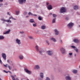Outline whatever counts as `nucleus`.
Returning a JSON list of instances; mask_svg holds the SVG:
<instances>
[{"label": "nucleus", "mask_w": 80, "mask_h": 80, "mask_svg": "<svg viewBox=\"0 0 80 80\" xmlns=\"http://www.w3.org/2000/svg\"><path fill=\"white\" fill-rule=\"evenodd\" d=\"M33 26L34 27H37V24H33Z\"/></svg>", "instance_id": "obj_31"}, {"label": "nucleus", "mask_w": 80, "mask_h": 80, "mask_svg": "<svg viewBox=\"0 0 80 80\" xmlns=\"http://www.w3.org/2000/svg\"><path fill=\"white\" fill-rule=\"evenodd\" d=\"M19 12H20V11H16V14L17 15H18V13H19Z\"/></svg>", "instance_id": "obj_29"}, {"label": "nucleus", "mask_w": 80, "mask_h": 80, "mask_svg": "<svg viewBox=\"0 0 80 80\" xmlns=\"http://www.w3.org/2000/svg\"><path fill=\"white\" fill-rule=\"evenodd\" d=\"M73 23L70 22L68 24V27L69 28H71L73 27Z\"/></svg>", "instance_id": "obj_3"}, {"label": "nucleus", "mask_w": 80, "mask_h": 80, "mask_svg": "<svg viewBox=\"0 0 80 80\" xmlns=\"http://www.w3.org/2000/svg\"><path fill=\"white\" fill-rule=\"evenodd\" d=\"M42 51H39V53L41 55H42Z\"/></svg>", "instance_id": "obj_34"}, {"label": "nucleus", "mask_w": 80, "mask_h": 80, "mask_svg": "<svg viewBox=\"0 0 80 80\" xmlns=\"http://www.w3.org/2000/svg\"><path fill=\"white\" fill-rule=\"evenodd\" d=\"M33 16H37V14H33Z\"/></svg>", "instance_id": "obj_46"}, {"label": "nucleus", "mask_w": 80, "mask_h": 80, "mask_svg": "<svg viewBox=\"0 0 80 80\" xmlns=\"http://www.w3.org/2000/svg\"><path fill=\"white\" fill-rule=\"evenodd\" d=\"M27 80H29V79H28Z\"/></svg>", "instance_id": "obj_59"}, {"label": "nucleus", "mask_w": 80, "mask_h": 80, "mask_svg": "<svg viewBox=\"0 0 80 80\" xmlns=\"http://www.w3.org/2000/svg\"><path fill=\"white\" fill-rule=\"evenodd\" d=\"M12 65H13V64H12Z\"/></svg>", "instance_id": "obj_61"}, {"label": "nucleus", "mask_w": 80, "mask_h": 80, "mask_svg": "<svg viewBox=\"0 0 80 80\" xmlns=\"http://www.w3.org/2000/svg\"><path fill=\"white\" fill-rule=\"evenodd\" d=\"M69 55H72V53H69Z\"/></svg>", "instance_id": "obj_38"}, {"label": "nucleus", "mask_w": 80, "mask_h": 80, "mask_svg": "<svg viewBox=\"0 0 80 80\" xmlns=\"http://www.w3.org/2000/svg\"><path fill=\"white\" fill-rule=\"evenodd\" d=\"M0 80H2V79L0 78Z\"/></svg>", "instance_id": "obj_58"}, {"label": "nucleus", "mask_w": 80, "mask_h": 80, "mask_svg": "<svg viewBox=\"0 0 80 80\" xmlns=\"http://www.w3.org/2000/svg\"><path fill=\"white\" fill-rule=\"evenodd\" d=\"M20 33H24V32H23V31L20 32Z\"/></svg>", "instance_id": "obj_39"}, {"label": "nucleus", "mask_w": 80, "mask_h": 80, "mask_svg": "<svg viewBox=\"0 0 80 80\" xmlns=\"http://www.w3.org/2000/svg\"><path fill=\"white\" fill-rule=\"evenodd\" d=\"M74 50L76 52H78V49H77V48H75Z\"/></svg>", "instance_id": "obj_28"}, {"label": "nucleus", "mask_w": 80, "mask_h": 80, "mask_svg": "<svg viewBox=\"0 0 80 80\" xmlns=\"http://www.w3.org/2000/svg\"><path fill=\"white\" fill-rule=\"evenodd\" d=\"M7 14L8 15H10V13H9V12H7Z\"/></svg>", "instance_id": "obj_43"}, {"label": "nucleus", "mask_w": 80, "mask_h": 80, "mask_svg": "<svg viewBox=\"0 0 80 80\" xmlns=\"http://www.w3.org/2000/svg\"><path fill=\"white\" fill-rule=\"evenodd\" d=\"M4 39V37L2 36H0V40H3Z\"/></svg>", "instance_id": "obj_23"}, {"label": "nucleus", "mask_w": 80, "mask_h": 80, "mask_svg": "<svg viewBox=\"0 0 80 80\" xmlns=\"http://www.w3.org/2000/svg\"><path fill=\"white\" fill-rule=\"evenodd\" d=\"M3 72H5V73H6V72L7 71H5V70H4L3 71Z\"/></svg>", "instance_id": "obj_51"}, {"label": "nucleus", "mask_w": 80, "mask_h": 80, "mask_svg": "<svg viewBox=\"0 0 80 80\" xmlns=\"http://www.w3.org/2000/svg\"><path fill=\"white\" fill-rule=\"evenodd\" d=\"M30 22L31 23H33L35 22V21H34V20H33V19H32L30 20Z\"/></svg>", "instance_id": "obj_21"}, {"label": "nucleus", "mask_w": 80, "mask_h": 80, "mask_svg": "<svg viewBox=\"0 0 80 80\" xmlns=\"http://www.w3.org/2000/svg\"><path fill=\"white\" fill-rule=\"evenodd\" d=\"M26 17L27 18V17H28V16H26Z\"/></svg>", "instance_id": "obj_56"}, {"label": "nucleus", "mask_w": 80, "mask_h": 80, "mask_svg": "<svg viewBox=\"0 0 80 80\" xmlns=\"http://www.w3.org/2000/svg\"><path fill=\"white\" fill-rule=\"evenodd\" d=\"M49 4V3L48 2L47 3V5H48V4Z\"/></svg>", "instance_id": "obj_44"}, {"label": "nucleus", "mask_w": 80, "mask_h": 80, "mask_svg": "<svg viewBox=\"0 0 80 80\" xmlns=\"http://www.w3.org/2000/svg\"><path fill=\"white\" fill-rule=\"evenodd\" d=\"M60 43H62V40H60Z\"/></svg>", "instance_id": "obj_40"}, {"label": "nucleus", "mask_w": 80, "mask_h": 80, "mask_svg": "<svg viewBox=\"0 0 80 80\" xmlns=\"http://www.w3.org/2000/svg\"><path fill=\"white\" fill-rule=\"evenodd\" d=\"M48 10H52V6L51 5H48Z\"/></svg>", "instance_id": "obj_9"}, {"label": "nucleus", "mask_w": 80, "mask_h": 80, "mask_svg": "<svg viewBox=\"0 0 80 80\" xmlns=\"http://www.w3.org/2000/svg\"><path fill=\"white\" fill-rule=\"evenodd\" d=\"M52 16L53 18H55L56 17H57V15H56V14H52Z\"/></svg>", "instance_id": "obj_26"}, {"label": "nucleus", "mask_w": 80, "mask_h": 80, "mask_svg": "<svg viewBox=\"0 0 80 80\" xmlns=\"http://www.w3.org/2000/svg\"><path fill=\"white\" fill-rule=\"evenodd\" d=\"M60 50L62 54H65V50L64 48H61Z\"/></svg>", "instance_id": "obj_4"}, {"label": "nucleus", "mask_w": 80, "mask_h": 80, "mask_svg": "<svg viewBox=\"0 0 80 80\" xmlns=\"http://www.w3.org/2000/svg\"><path fill=\"white\" fill-rule=\"evenodd\" d=\"M4 67H7V66H8V64H6V65H5L4 64Z\"/></svg>", "instance_id": "obj_35"}, {"label": "nucleus", "mask_w": 80, "mask_h": 80, "mask_svg": "<svg viewBox=\"0 0 80 80\" xmlns=\"http://www.w3.org/2000/svg\"><path fill=\"white\" fill-rule=\"evenodd\" d=\"M6 73H8V72H7V71H6Z\"/></svg>", "instance_id": "obj_54"}, {"label": "nucleus", "mask_w": 80, "mask_h": 80, "mask_svg": "<svg viewBox=\"0 0 80 80\" xmlns=\"http://www.w3.org/2000/svg\"><path fill=\"white\" fill-rule=\"evenodd\" d=\"M66 80H71V78L69 76H66Z\"/></svg>", "instance_id": "obj_12"}, {"label": "nucleus", "mask_w": 80, "mask_h": 80, "mask_svg": "<svg viewBox=\"0 0 80 80\" xmlns=\"http://www.w3.org/2000/svg\"><path fill=\"white\" fill-rule=\"evenodd\" d=\"M14 77H16V75H15V76H14Z\"/></svg>", "instance_id": "obj_57"}, {"label": "nucleus", "mask_w": 80, "mask_h": 80, "mask_svg": "<svg viewBox=\"0 0 80 80\" xmlns=\"http://www.w3.org/2000/svg\"><path fill=\"white\" fill-rule=\"evenodd\" d=\"M19 4H23V2L25 3L26 0H18Z\"/></svg>", "instance_id": "obj_5"}, {"label": "nucleus", "mask_w": 80, "mask_h": 80, "mask_svg": "<svg viewBox=\"0 0 80 80\" xmlns=\"http://www.w3.org/2000/svg\"><path fill=\"white\" fill-rule=\"evenodd\" d=\"M73 8L74 10H78V7L77 6L75 5L74 6Z\"/></svg>", "instance_id": "obj_11"}, {"label": "nucleus", "mask_w": 80, "mask_h": 80, "mask_svg": "<svg viewBox=\"0 0 80 80\" xmlns=\"http://www.w3.org/2000/svg\"><path fill=\"white\" fill-rule=\"evenodd\" d=\"M74 56H75V57H76V54H74Z\"/></svg>", "instance_id": "obj_53"}, {"label": "nucleus", "mask_w": 80, "mask_h": 80, "mask_svg": "<svg viewBox=\"0 0 80 80\" xmlns=\"http://www.w3.org/2000/svg\"><path fill=\"white\" fill-rule=\"evenodd\" d=\"M35 48L37 50V52H38V51H39V49H38L39 48L38 46H36L35 47Z\"/></svg>", "instance_id": "obj_22"}, {"label": "nucleus", "mask_w": 80, "mask_h": 80, "mask_svg": "<svg viewBox=\"0 0 80 80\" xmlns=\"http://www.w3.org/2000/svg\"><path fill=\"white\" fill-rule=\"evenodd\" d=\"M73 41L75 43H78L79 42V40L77 39H74Z\"/></svg>", "instance_id": "obj_14"}, {"label": "nucleus", "mask_w": 80, "mask_h": 80, "mask_svg": "<svg viewBox=\"0 0 80 80\" xmlns=\"http://www.w3.org/2000/svg\"><path fill=\"white\" fill-rule=\"evenodd\" d=\"M45 28H46V27L44 25L41 26V28L42 30H44V29H45Z\"/></svg>", "instance_id": "obj_19"}, {"label": "nucleus", "mask_w": 80, "mask_h": 80, "mask_svg": "<svg viewBox=\"0 0 80 80\" xmlns=\"http://www.w3.org/2000/svg\"><path fill=\"white\" fill-rule=\"evenodd\" d=\"M72 48H74V49H75V48H75V47L74 46H72Z\"/></svg>", "instance_id": "obj_37"}, {"label": "nucleus", "mask_w": 80, "mask_h": 80, "mask_svg": "<svg viewBox=\"0 0 80 80\" xmlns=\"http://www.w3.org/2000/svg\"><path fill=\"white\" fill-rule=\"evenodd\" d=\"M46 43H48V45H49V43H48V41H46Z\"/></svg>", "instance_id": "obj_36"}, {"label": "nucleus", "mask_w": 80, "mask_h": 80, "mask_svg": "<svg viewBox=\"0 0 80 80\" xmlns=\"http://www.w3.org/2000/svg\"><path fill=\"white\" fill-rule=\"evenodd\" d=\"M38 19L39 20H42V18H41V16H39L38 17Z\"/></svg>", "instance_id": "obj_27"}, {"label": "nucleus", "mask_w": 80, "mask_h": 80, "mask_svg": "<svg viewBox=\"0 0 80 80\" xmlns=\"http://www.w3.org/2000/svg\"><path fill=\"white\" fill-rule=\"evenodd\" d=\"M28 15H33V14L31 12H28Z\"/></svg>", "instance_id": "obj_30"}, {"label": "nucleus", "mask_w": 80, "mask_h": 80, "mask_svg": "<svg viewBox=\"0 0 80 80\" xmlns=\"http://www.w3.org/2000/svg\"><path fill=\"white\" fill-rule=\"evenodd\" d=\"M55 20H56V18H54L52 20V23H55Z\"/></svg>", "instance_id": "obj_24"}, {"label": "nucleus", "mask_w": 80, "mask_h": 80, "mask_svg": "<svg viewBox=\"0 0 80 80\" xmlns=\"http://www.w3.org/2000/svg\"><path fill=\"white\" fill-rule=\"evenodd\" d=\"M35 69H39L40 68V66L38 65H36L35 66Z\"/></svg>", "instance_id": "obj_15"}, {"label": "nucleus", "mask_w": 80, "mask_h": 80, "mask_svg": "<svg viewBox=\"0 0 80 80\" xmlns=\"http://www.w3.org/2000/svg\"><path fill=\"white\" fill-rule=\"evenodd\" d=\"M72 72L74 73H77V70H74Z\"/></svg>", "instance_id": "obj_25"}, {"label": "nucleus", "mask_w": 80, "mask_h": 80, "mask_svg": "<svg viewBox=\"0 0 80 80\" xmlns=\"http://www.w3.org/2000/svg\"><path fill=\"white\" fill-rule=\"evenodd\" d=\"M2 56L4 60H6V54H5L4 53H2Z\"/></svg>", "instance_id": "obj_8"}, {"label": "nucleus", "mask_w": 80, "mask_h": 80, "mask_svg": "<svg viewBox=\"0 0 80 80\" xmlns=\"http://www.w3.org/2000/svg\"><path fill=\"white\" fill-rule=\"evenodd\" d=\"M16 80H18V78H16Z\"/></svg>", "instance_id": "obj_52"}, {"label": "nucleus", "mask_w": 80, "mask_h": 80, "mask_svg": "<svg viewBox=\"0 0 80 80\" xmlns=\"http://www.w3.org/2000/svg\"><path fill=\"white\" fill-rule=\"evenodd\" d=\"M7 62H8V63H9L10 62V61H9V60H7Z\"/></svg>", "instance_id": "obj_47"}, {"label": "nucleus", "mask_w": 80, "mask_h": 80, "mask_svg": "<svg viewBox=\"0 0 80 80\" xmlns=\"http://www.w3.org/2000/svg\"><path fill=\"white\" fill-rule=\"evenodd\" d=\"M51 39L52 40V41H54V42H57V41L56 39H55V38H51Z\"/></svg>", "instance_id": "obj_20"}, {"label": "nucleus", "mask_w": 80, "mask_h": 80, "mask_svg": "<svg viewBox=\"0 0 80 80\" xmlns=\"http://www.w3.org/2000/svg\"><path fill=\"white\" fill-rule=\"evenodd\" d=\"M54 31L55 32V34L57 35H58V31L57 29L54 30Z\"/></svg>", "instance_id": "obj_13"}, {"label": "nucleus", "mask_w": 80, "mask_h": 80, "mask_svg": "<svg viewBox=\"0 0 80 80\" xmlns=\"http://www.w3.org/2000/svg\"><path fill=\"white\" fill-rule=\"evenodd\" d=\"M52 15V13H49V15Z\"/></svg>", "instance_id": "obj_48"}, {"label": "nucleus", "mask_w": 80, "mask_h": 80, "mask_svg": "<svg viewBox=\"0 0 80 80\" xmlns=\"http://www.w3.org/2000/svg\"><path fill=\"white\" fill-rule=\"evenodd\" d=\"M79 27H80V25H79Z\"/></svg>", "instance_id": "obj_60"}, {"label": "nucleus", "mask_w": 80, "mask_h": 80, "mask_svg": "<svg viewBox=\"0 0 80 80\" xmlns=\"http://www.w3.org/2000/svg\"><path fill=\"white\" fill-rule=\"evenodd\" d=\"M16 43L19 45H20V44L21 43V41L20 40L18 39H16Z\"/></svg>", "instance_id": "obj_7"}, {"label": "nucleus", "mask_w": 80, "mask_h": 80, "mask_svg": "<svg viewBox=\"0 0 80 80\" xmlns=\"http://www.w3.org/2000/svg\"><path fill=\"white\" fill-rule=\"evenodd\" d=\"M47 53L48 55H52V54H53V52L50 50L48 51Z\"/></svg>", "instance_id": "obj_6"}, {"label": "nucleus", "mask_w": 80, "mask_h": 80, "mask_svg": "<svg viewBox=\"0 0 80 80\" xmlns=\"http://www.w3.org/2000/svg\"><path fill=\"white\" fill-rule=\"evenodd\" d=\"M0 63H2V60H1V59L0 58Z\"/></svg>", "instance_id": "obj_49"}, {"label": "nucleus", "mask_w": 80, "mask_h": 80, "mask_svg": "<svg viewBox=\"0 0 80 80\" xmlns=\"http://www.w3.org/2000/svg\"><path fill=\"white\" fill-rule=\"evenodd\" d=\"M3 0H0V2H3Z\"/></svg>", "instance_id": "obj_41"}, {"label": "nucleus", "mask_w": 80, "mask_h": 80, "mask_svg": "<svg viewBox=\"0 0 80 80\" xmlns=\"http://www.w3.org/2000/svg\"><path fill=\"white\" fill-rule=\"evenodd\" d=\"M11 18H12V19H13L14 20H15V19L14 18H13L12 17H11L9 18V20H5V19H1V20H2L3 21H5V22H9V23H12V21L10 20V19H11Z\"/></svg>", "instance_id": "obj_1"}, {"label": "nucleus", "mask_w": 80, "mask_h": 80, "mask_svg": "<svg viewBox=\"0 0 80 80\" xmlns=\"http://www.w3.org/2000/svg\"><path fill=\"white\" fill-rule=\"evenodd\" d=\"M0 63H2V60H1V59L0 58Z\"/></svg>", "instance_id": "obj_50"}, {"label": "nucleus", "mask_w": 80, "mask_h": 80, "mask_svg": "<svg viewBox=\"0 0 80 80\" xmlns=\"http://www.w3.org/2000/svg\"><path fill=\"white\" fill-rule=\"evenodd\" d=\"M2 5H3V4H0V7H1V6H2Z\"/></svg>", "instance_id": "obj_42"}, {"label": "nucleus", "mask_w": 80, "mask_h": 80, "mask_svg": "<svg viewBox=\"0 0 80 80\" xmlns=\"http://www.w3.org/2000/svg\"><path fill=\"white\" fill-rule=\"evenodd\" d=\"M10 29H9L8 31H6V32H4V34H8V33H10Z\"/></svg>", "instance_id": "obj_16"}, {"label": "nucleus", "mask_w": 80, "mask_h": 80, "mask_svg": "<svg viewBox=\"0 0 80 80\" xmlns=\"http://www.w3.org/2000/svg\"><path fill=\"white\" fill-rule=\"evenodd\" d=\"M66 20H68V18L67 17L66 18Z\"/></svg>", "instance_id": "obj_45"}, {"label": "nucleus", "mask_w": 80, "mask_h": 80, "mask_svg": "<svg viewBox=\"0 0 80 80\" xmlns=\"http://www.w3.org/2000/svg\"><path fill=\"white\" fill-rule=\"evenodd\" d=\"M9 72H10V73H12V72H11L10 71H9Z\"/></svg>", "instance_id": "obj_55"}, {"label": "nucleus", "mask_w": 80, "mask_h": 80, "mask_svg": "<svg viewBox=\"0 0 80 80\" xmlns=\"http://www.w3.org/2000/svg\"><path fill=\"white\" fill-rule=\"evenodd\" d=\"M19 58L20 60H22L23 58V57L22 55H20L19 56Z\"/></svg>", "instance_id": "obj_18"}, {"label": "nucleus", "mask_w": 80, "mask_h": 80, "mask_svg": "<svg viewBox=\"0 0 80 80\" xmlns=\"http://www.w3.org/2000/svg\"><path fill=\"white\" fill-rule=\"evenodd\" d=\"M25 71H26V72L27 73H28V74H31V72L30 71H29L28 70L25 69Z\"/></svg>", "instance_id": "obj_10"}, {"label": "nucleus", "mask_w": 80, "mask_h": 80, "mask_svg": "<svg viewBox=\"0 0 80 80\" xmlns=\"http://www.w3.org/2000/svg\"><path fill=\"white\" fill-rule=\"evenodd\" d=\"M29 39H33V38L32 36H29Z\"/></svg>", "instance_id": "obj_33"}, {"label": "nucleus", "mask_w": 80, "mask_h": 80, "mask_svg": "<svg viewBox=\"0 0 80 80\" xmlns=\"http://www.w3.org/2000/svg\"><path fill=\"white\" fill-rule=\"evenodd\" d=\"M40 76L42 78H43V74L42 73H41Z\"/></svg>", "instance_id": "obj_17"}, {"label": "nucleus", "mask_w": 80, "mask_h": 80, "mask_svg": "<svg viewBox=\"0 0 80 80\" xmlns=\"http://www.w3.org/2000/svg\"><path fill=\"white\" fill-rule=\"evenodd\" d=\"M8 67L9 68V70H12V67H10V66H8Z\"/></svg>", "instance_id": "obj_32"}, {"label": "nucleus", "mask_w": 80, "mask_h": 80, "mask_svg": "<svg viewBox=\"0 0 80 80\" xmlns=\"http://www.w3.org/2000/svg\"><path fill=\"white\" fill-rule=\"evenodd\" d=\"M60 12L61 13H65L66 12V9L64 7L62 8L60 10Z\"/></svg>", "instance_id": "obj_2"}]
</instances>
